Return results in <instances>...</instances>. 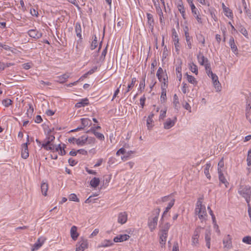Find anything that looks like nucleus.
Returning <instances> with one entry per match:
<instances>
[{
    "mask_svg": "<svg viewBox=\"0 0 251 251\" xmlns=\"http://www.w3.org/2000/svg\"><path fill=\"white\" fill-rule=\"evenodd\" d=\"M210 77L212 79L213 85L217 91H220L221 84L218 80V76L215 74H212Z\"/></svg>",
    "mask_w": 251,
    "mask_h": 251,
    "instance_id": "4468645a",
    "label": "nucleus"
},
{
    "mask_svg": "<svg viewBox=\"0 0 251 251\" xmlns=\"http://www.w3.org/2000/svg\"><path fill=\"white\" fill-rule=\"evenodd\" d=\"M199 63L200 65L204 66L206 63H208L209 61L207 58H205L202 53H200L197 56Z\"/></svg>",
    "mask_w": 251,
    "mask_h": 251,
    "instance_id": "4be33fe9",
    "label": "nucleus"
},
{
    "mask_svg": "<svg viewBox=\"0 0 251 251\" xmlns=\"http://www.w3.org/2000/svg\"><path fill=\"white\" fill-rule=\"evenodd\" d=\"M95 136L100 140L103 141L104 140V136L103 134L97 132L95 133Z\"/></svg>",
    "mask_w": 251,
    "mask_h": 251,
    "instance_id": "5fc2aeb1",
    "label": "nucleus"
},
{
    "mask_svg": "<svg viewBox=\"0 0 251 251\" xmlns=\"http://www.w3.org/2000/svg\"><path fill=\"white\" fill-rule=\"evenodd\" d=\"M154 116V114L153 113H151L148 117L147 120V126L148 129L150 130L153 126L152 123H153V117Z\"/></svg>",
    "mask_w": 251,
    "mask_h": 251,
    "instance_id": "7c9ffc66",
    "label": "nucleus"
},
{
    "mask_svg": "<svg viewBox=\"0 0 251 251\" xmlns=\"http://www.w3.org/2000/svg\"><path fill=\"white\" fill-rule=\"evenodd\" d=\"M219 175V179L221 182L224 184L226 187L228 185V182L226 180V178L224 176L223 171H219V173H218Z\"/></svg>",
    "mask_w": 251,
    "mask_h": 251,
    "instance_id": "72a5a7b5",
    "label": "nucleus"
},
{
    "mask_svg": "<svg viewBox=\"0 0 251 251\" xmlns=\"http://www.w3.org/2000/svg\"><path fill=\"white\" fill-rule=\"evenodd\" d=\"M127 219V214L126 212H121L118 217V222L121 224L126 223Z\"/></svg>",
    "mask_w": 251,
    "mask_h": 251,
    "instance_id": "2eb2a0df",
    "label": "nucleus"
},
{
    "mask_svg": "<svg viewBox=\"0 0 251 251\" xmlns=\"http://www.w3.org/2000/svg\"><path fill=\"white\" fill-rule=\"evenodd\" d=\"M211 234V231L208 229H206L204 239L206 242V246L208 249L210 248Z\"/></svg>",
    "mask_w": 251,
    "mask_h": 251,
    "instance_id": "6ab92c4d",
    "label": "nucleus"
},
{
    "mask_svg": "<svg viewBox=\"0 0 251 251\" xmlns=\"http://www.w3.org/2000/svg\"><path fill=\"white\" fill-rule=\"evenodd\" d=\"M211 167V164L210 163H207L204 167V173L206 176V177L210 179L211 178V176L209 173V169Z\"/></svg>",
    "mask_w": 251,
    "mask_h": 251,
    "instance_id": "e433bc0d",
    "label": "nucleus"
},
{
    "mask_svg": "<svg viewBox=\"0 0 251 251\" xmlns=\"http://www.w3.org/2000/svg\"><path fill=\"white\" fill-rule=\"evenodd\" d=\"M46 151H52L53 152L54 151L55 145L51 144L50 145L46 146V148H43Z\"/></svg>",
    "mask_w": 251,
    "mask_h": 251,
    "instance_id": "13d9d810",
    "label": "nucleus"
},
{
    "mask_svg": "<svg viewBox=\"0 0 251 251\" xmlns=\"http://www.w3.org/2000/svg\"><path fill=\"white\" fill-rule=\"evenodd\" d=\"M166 109H165V110H161L160 114L159 116V120L161 119L163 120L166 117Z\"/></svg>",
    "mask_w": 251,
    "mask_h": 251,
    "instance_id": "680f3d73",
    "label": "nucleus"
},
{
    "mask_svg": "<svg viewBox=\"0 0 251 251\" xmlns=\"http://www.w3.org/2000/svg\"><path fill=\"white\" fill-rule=\"evenodd\" d=\"M69 77L70 75L68 73L64 74L62 75L57 76L56 81L60 83H63L66 82Z\"/></svg>",
    "mask_w": 251,
    "mask_h": 251,
    "instance_id": "a878e982",
    "label": "nucleus"
},
{
    "mask_svg": "<svg viewBox=\"0 0 251 251\" xmlns=\"http://www.w3.org/2000/svg\"><path fill=\"white\" fill-rule=\"evenodd\" d=\"M239 194L244 198L247 204L250 203L251 196V187L249 185H241L238 189Z\"/></svg>",
    "mask_w": 251,
    "mask_h": 251,
    "instance_id": "f03ea898",
    "label": "nucleus"
},
{
    "mask_svg": "<svg viewBox=\"0 0 251 251\" xmlns=\"http://www.w3.org/2000/svg\"><path fill=\"white\" fill-rule=\"evenodd\" d=\"M125 152H126V150L124 148H122L120 149L119 150H118V151L116 152V155L119 156V155H120V154H123Z\"/></svg>",
    "mask_w": 251,
    "mask_h": 251,
    "instance_id": "774afa93",
    "label": "nucleus"
},
{
    "mask_svg": "<svg viewBox=\"0 0 251 251\" xmlns=\"http://www.w3.org/2000/svg\"><path fill=\"white\" fill-rule=\"evenodd\" d=\"M177 8L183 18L185 19V9L181 0H180V2L178 3Z\"/></svg>",
    "mask_w": 251,
    "mask_h": 251,
    "instance_id": "473e14b6",
    "label": "nucleus"
},
{
    "mask_svg": "<svg viewBox=\"0 0 251 251\" xmlns=\"http://www.w3.org/2000/svg\"><path fill=\"white\" fill-rule=\"evenodd\" d=\"M177 118L176 117H175L173 119H171L170 118H168L167 119L166 121L164 123V128L166 129H169L174 126L176 122Z\"/></svg>",
    "mask_w": 251,
    "mask_h": 251,
    "instance_id": "6e6552de",
    "label": "nucleus"
},
{
    "mask_svg": "<svg viewBox=\"0 0 251 251\" xmlns=\"http://www.w3.org/2000/svg\"><path fill=\"white\" fill-rule=\"evenodd\" d=\"M146 100V98L145 96H143L140 99V103L142 108H143L145 105V102Z\"/></svg>",
    "mask_w": 251,
    "mask_h": 251,
    "instance_id": "0e129e2a",
    "label": "nucleus"
},
{
    "mask_svg": "<svg viewBox=\"0 0 251 251\" xmlns=\"http://www.w3.org/2000/svg\"><path fill=\"white\" fill-rule=\"evenodd\" d=\"M44 242V239H43L42 238H39L38 239L37 242L33 245L31 251L38 250L42 246Z\"/></svg>",
    "mask_w": 251,
    "mask_h": 251,
    "instance_id": "bb28decb",
    "label": "nucleus"
},
{
    "mask_svg": "<svg viewBox=\"0 0 251 251\" xmlns=\"http://www.w3.org/2000/svg\"><path fill=\"white\" fill-rule=\"evenodd\" d=\"M173 104H174L175 108L178 110L179 108V102L178 98L177 96L176 95V94H175L174 96Z\"/></svg>",
    "mask_w": 251,
    "mask_h": 251,
    "instance_id": "37998d69",
    "label": "nucleus"
},
{
    "mask_svg": "<svg viewBox=\"0 0 251 251\" xmlns=\"http://www.w3.org/2000/svg\"><path fill=\"white\" fill-rule=\"evenodd\" d=\"M29 140V136H27V142L22 145V149L21 151L22 157L24 159H26L29 156V153L28 150V142Z\"/></svg>",
    "mask_w": 251,
    "mask_h": 251,
    "instance_id": "423d86ee",
    "label": "nucleus"
},
{
    "mask_svg": "<svg viewBox=\"0 0 251 251\" xmlns=\"http://www.w3.org/2000/svg\"><path fill=\"white\" fill-rule=\"evenodd\" d=\"M41 189L42 194L44 196H46L48 190V184L46 183H42L41 185Z\"/></svg>",
    "mask_w": 251,
    "mask_h": 251,
    "instance_id": "79ce46f5",
    "label": "nucleus"
},
{
    "mask_svg": "<svg viewBox=\"0 0 251 251\" xmlns=\"http://www.w3.org/2000/svg\"><path fill=\"white\" fill-rule=\"evenodd\" d=\"M147 17L148 19V25L149 26V28L151 29V32H153L154 29V19L153 17V15L151 13H147Z\"/></svg>",
    "mask_w": 251,
    "mask_h": 251,
    "instance_id": "ddd939ff",
    "label": "nucleus"
},
{
    "mask_svg": "<svg viewBox=\"0 0 251 251\" xmlns=\"http://www.w3.org/2000/svg\"><path fill=\"white\" fill-rule=\"evenodd\" d=\"M93 39L91 45V49L92 50H94L98 46L97 38L96 35L93 37Z\"/></svg>",
    "mask_w": 251,
    "mask_h": 251,
    "instance_id": "a18cd8bd",
    "label": "nucleus"
},
{
    "mask_svg": "<svg viewBox=\"0 0 251 251\" xmlns=\"http://www.w3.org/2000/svg\"><path fill=\"white\" fill-rule=\"evenodd\" d=\"M154 6L156 7V12H157V13L158 14L159 17L160 23L161 25H164L165 24V21L164 20V16H163V14L162 9H161V7L159 5L156 4L155 2H154Z\"/></svg>",
    "mask_w": 251,
    "mask_h": 251,
    "instance_id": "f8f14e48",
    "label": "nucleus"
},
{
    "mask_svg": "<svg viewBox=\"0 0 251 251\" xmlns=\"http://www.w3.org/2000/svg\"><path fill=\"white\" fill-rule=\"evenodd\" d=\"M186 29H187V30H185V36L186 38V44L188 49H191L192 48V37L189 35L188 27L187 26H186Z\"/></svg>",
    "mask_w": 251,
    "mask_h": 251,
    "instance_id": "f3484780",
    "label": "nucleus"
},
{
    "mask_svg": "<svg viewBox=\"0 0 251 251\" xmlns=\"http://www.w3.org/2000/svg\"><path fill=\"white\" fill-rule=\"evenodd\" d=\"M164 72L162 68L159 67L157 71L156 75L160 81H162V75H163Z\"/></svg>",
    "mask_w": 251,
    "mask_h": 251,
    "instance_id": "de8ad7c7",
    "label": "nucleus"
},
{
    "mask_svg": "<svg viewBox=\"0 0 251 251\" xmlns=\"http://www.w3.org/2000/svg\"><path fill=\"white\" fill-rule=\"evenodd\" d=\"M100 180L99 178L94 177L90 182V185L91 187L96 188L100 184Z\"/></svg>",
    "mask_w": 251,
    "mask_h": 251,
    "instance_id": "4c0bfd02",
    "label": "nucleus"
},
{
    "mask_svg": "<svg viewBox=\"0 0 251 251\" xmlns=\"http://www.w3.org/2000/svg\"><path fill=\"white\" fill-rule=\"evenodd\" d=\"M114 243L112 240L105 239L102 241L100 244L98 245V248H100L108 247L111 246Z\"/></svg>",
    "mask_w": 251,
    "mask_h": 251,
    "instance_id": "412c9836",
    "label": "nucleus"
},
{
    "mask_svg": "<svg viewBox=\"0 0 251 251\" xmlns=\"http://www.w3.org/2000/svg\"><path fill=\"white\" fill-rule=\"evenodd\" d=\"M129 236L127 234H120L114 237L113 241L115 242H122L127 240Z\"/></svg>",
    "mask_w": 251,
    "mask_h": 251,
    "instance_id": "dca6fc26",
    "label": "nucleus"
},
{
    "mask_svg": "<svg viewBox=\"0 0 251 251\" xmlns=\"http://www.w3.org/2000/svg\"><path fill=\"white\" fill-rule=\"evenodd\" d=\"M88 245L87 240L82 239L81 241L77 244L76 246H78L82 249V250H84L88 248Z\"/></svg>",
    "mask_w": 251,
    "mask_h": 251,
    "instance_id": "c9c22d12",
    "label": "nucleus"
},
{
    "mask_svg": "<svg viewBox=\"0 0 251 251\" xmlns=\"http://www.w3.org/2000/svg\"><path fill=\"white\" fill-rule=\"evenodd\" d=\"M55 139V137L53 135H49L44 140V143L42 144V148H46V146L51 144Z\"/></svg>",
    "mask_w": 251,
    "mask_h": 251,
    "instance_id": "a211bd4d",
    "label": "nucleus"
},
{
    "mask_svg": "<svg viewBox=\"0 0 251 251\" xmlns=\"http://www.w3.org/2000/svg\"><path fill=\"white\" fill-rule=\"evenodd\" d=\"M223 244L225 247L229 248L231 246V241L229 235H227L226 238L223 240Z\"/></svg>",
    "mask_w": 251,
    "mask_h": 251,
    "instance_id": "f704fd0d",
    "label": "nucleus"
},
{
    "mask_svg": "<svg viewBox=\"0 0 251 251\" xmlns=\"http://www.w3.org/2000/svg\"><path fill=\"white\" fill-rule=\"evenodd\" d=\"M195 214L198 216L201 223L206 221L207 214L205 206L202 204L201 199H199L197 202L195 209Z\"/></svg>",
    "mask_w": 251,
    "mask_h": 251,
    "instance_id": "f257e3e1",
    "label": "nucleus"
},
{
    "mask_svg": "<svg viewBox=\"0 0 251 251\" xmlns=\"http://www.w3.org/2000/svg\"><path fill=\"white\" fill-rule=\"evenodd\" d=\"M192 13H193L194 16L197 19L198 22L199 23L201 24L202 23V20L201 18L199 16L200 12L195 6L194 4H191L190 5Z\"/></svg>",
    "mask_w": 251,
    "mask_h": 251,
    "instance_id": "1a4fd4ad",
    "label": "nucleus"
},
{
    "mask_svg": "<svg viewBox=\"0 0 251 251\" xmlns=\"http://www.w3.org/2000/svg\"><path fill=\"white\" fill-rule=\"evenodd\" d=\"M202 229H203V228L201 226H198L196 228L192 237V246H196L199 244V238Z\"/></svg>",
    "mask_w": 251,
    "mask_h": 251,
    "instance_id": "20e7f679",
    "label": "nucleus"
},
{
    "mask_svg": "<svg viewBox=\"0 0 251 251\" xmlns=\"http://www.w3.org/2000/svg\"><path fill=\"white\" fill-rule=\"evenodd\" d=\"M2 103L4 106L7 107L12 104V101L10 99H6L2 100Z\"/></svg>",
    "mask_w": 251,
    "mask_h": 251,
    "instance_id": "09e8293b",
    "label": "nucleus"
},
{
    "mask_svg": "<svg viewBox=\"0 0 251 251\" xmlns=\"http://www.w3.org/2000/svg\"><path fill=\"white\" fill-rule=\"evenodd\" d=\"M187 79L189 82L193 84L194 85L196 86L197 85L198 81L193 76L187 74Z\"/></svg>",
    "mask_w": 251,
    "mask_h": 251,
    "instance_id": "a19ab883",
    "label": "nucleus"
},
{
    "mask_svg": "<svg viewBox=\"0 0 251 251\" xmlns=\"http://www.w3.org/2000/svg\"><path fill=\"white\" fill-rule=\"evenodd\" d=\"M145 79H146V75L144 76V78H143V80L142 81L140 82V84H139V89L142 90V89H144L145 88Z\"/></svg>",
    "mask_w": 251,
    "mask_h": 251,
    "instance_id": "bf43d9fd",
    "label": "nucleus"
},
{
    "mask_svg": "<svg viewBox=\"0 0 251 251\" xmlns=\"http://www.w3.org/2000/svg\"><path fill=\"white\" fill-rule=\"evenodd\" d=\"M170 226L171 225L169 223L166 222L164 223V220L162 221V222L160 221V224L159 225L160 228V232L168 234Z\"/></svg>",
    "mask_w": 251,
    "mask_h": 251,
    "instance_id": "9b49d317",
    "label": "nucleus"
},
{
    "mask_svg": "<svg viewBox=\"0 0 251 251\" xmlns=\"http://www.w3.org/2000/svg\"><path fill=\"white\" fill-rule=\"evenodd\" d=\"M167 86V84L165 82H164V84H162L161 88H162V92L161 95L160 97V100L162 102H164L167 99L166 98V87Z\"/></svg>",
    "mask_w": 251,
    "mask_h": 251,
    "instance_id": "393cba45",
    "label": "nucleus"
},
{
    "mask_svg": "<svg viewBox=\"0 0 251 251\" xmlns=\"http://www.w3.org/2000/svg\"><path fill=\"white\" fill-rule=\"evenodd\" d=\"M69 200L71 201H79V199L75 194H70L69 196Z\"/></svg>",
    "mask_w": 251,
    "mask_h": 251,
    "instance_id": "3c124183",
    "label": "nucleus"
},
{
    "mask_svg": "<svg viewBox=\"0 0 251 251\" xmlns=\"http://www.w3.org/2000/svg\"><path fill=\"white\" fill-rule=\"evenodd\" d=\"M246 117L248 119L250 116V110L251 109V93H249L246 96Z\"/></svg>",
    "mask_w": 251,
    "mask_h": 251,
    "instance_id": "39448f33",
    "label": "nucleus"
},
{
    "mask_svg": "<svg viewBox=\"0 0 251 251\" xmlns=\"http://www.w3.org/2000/svg\"><path fill=\"white\" fill-rule=\"evenodd\" d=\"M172 200H175L174 197V193H172L168 196L162 197L161 199L158 200V202L157 203L160 202H164L167 201H169V202L170 201H171Z\"/></svg>",
    "mask_w": 251,
    "mask_h": 251,
    "instance_id": "aec40b11",
    "label": "nucleus"
},
{
    "mask_svg": "<svg viewBox=\"0 0 251 251\" xmlns=\"http://www.w3.org/2000/svg\"><path fill=\"white\" fill-rule=\"evenodd\" d=\"M65 148V145L63 144V146L61 147V148H60V149L59 151V154L60 155H64L66 154V152L64 149Z\"/></svg>",
    "mask_w": 251,
    "mask_h": 251,
    "instance_id": "052dcab7",
    "label": "nucleus"
},
{
    "mask_svg": "<svg viewBox=\"0 0 251 251\" xmlns=\"http://www.w3.org/2000/svg\"><path fill=\"white\" fill-rule=\"evenodd\" d=\"M224 166V162L223 158L219 162L218 164V173H219V171H223V168Z\"/></svg>",
    "mask_w": 251,
    "mask_h": 251,
    "instance_id": "603ef678",
    "label": "nucleus"
},
{
    "mask_svg": "<svg viewBox=\"0 0 251 251\" xmlns=\"http://www.w3.org/2000/svg\"><path fill=\"white\" fill-rule=\"evenodd\" d=\"M173 39L174 42L175 49L176 51H179L180 45L179 43V39L175 29L173 30Z\"/></svg>",
    "mask_w": 251,
    "mask_h": 251,
    "instance_id": "9d476101",
    "label": "nucleus"
},
{
    "mask_svg": "<svg viewBox=\"0 0 251 251\" xmlns=\"http://www.w3.org/2000/svg\"><path fill=\"white\" fill-rule=\"evenodd\" d=\"M87 142H88V144H94L96 142V139L94 137H88Z\"/></svg>",
    "mask_w": 251,
    "mask_h": 251,
    "instance_id": "338daca9",
    "label": "nucleus"
},
{
    "mask_svg": "<svg viewBox=\"0 0 251 251\" xmlns=\"http://www.w3.org/2000/svg\"><path fill=\"white\" fill-rule=\"evenodd\" d=\"M81 124L83 127L90 126L92 124L91 121L88 118H82L81 119Z\"/></svg>",
    "mask_w": 251,
    "mask_h": 251,
    "instance_id": "58836bf2",
    "label": "nucleus"
},
{
    "mask_svg": "<svg viewBox=\"0 0 251 251\" xmlns=\"http://www.w3.org/2000/svg\"><path fill=\"white\" fill-rule=\"evenodd\" d=\"M68 162L70 165L72 166H74L77 164V161L72 158L69 159Z\"/></svg>",
    "mask_w": 251,
    "mask_h": 251,
    "instance_id": "69168bd1",
    "label": "nucleus"
},
{
    "mask_svg": "<svg viewBox=\"0 0 251 251\" xmlns=\"http://www.w3.org/2000/svg\"><path fill=\"white\" fill-rule=\"evenodd\" d=\"M159 242L161 245V247H163L165 245L166 242V239L168 236V234L166 233H159Z\"/></svg>",
    "mask_w": 251,
    "mask_h": 251,
    "instance_id": "cd10ccee",
    "label": "nucleus"
},
{
    "mask_svg": "<svg viewBox=\"0 0 251 251\" xmlns=\"http://www.w3.org/2000/svg\"><path fill=\"white\" fill-rule=\"evenodd\" d=\"M70 234L72 238L75 241L78 237L79 234L77 232V227L75 226H73L70 230Z\"/></svg>",
    "mask_w": 251,
    "mask_h": 251,
    "instance_id": "5701e85b",
    "label": "nucleus"
},
{
    "mask_svg": "<svg viewBox=\"0 0 251 251\" xmlns=\"http://www.w3.org/2000/svg\"><path fill=\"white\" fill-rule=\"evenodd\" d=\"M136 81V79L135 77H133L132 78L131 83L129 84L127 86V89L126 91V93L129 92L130 90L134 87Z\"/></svg>",
    "mask_w": 251,
    "mask_h": 251,
    "instance_id": "49530a36",
    "label": "nucleus"
},
{
    "mask_svg": "<svg viewBox=\"0 0 251 251\" xmlns=\"http://www.w3.org/2000/svg\"><path fill=\"white\" fill-rule=\"evenodd\" d=\"M88 139V136H82L76 140V144L78 146H82L85 144Z\"/></svg>",
    "mask_w": 251,
    "mask_h": 251,
    "instance_id": "c85d7f7f",
    "label": "nucleus"
},
{
    "mask_svg": "<svg viewBox=\"0 0 251 251\" xmlns=\"http://www.w3.org/2000/svg\"><path fill=\"white\" fill-rule=\"evenodd\" d=\"M160 211V208L155 209L152 211L153 216L149 218L148 226L151 231L156 227Z\"/></svg>",
    "mask_w": 251,
    "mask_h": 251,
    "instance_id": "7ed1b4c3",
    "label": "nucleus"
},
{
    "mask_svg": "<svg viewBox=\"0 0 251 251\" xmlns=\"http://www.w3.org/2000/svg\"><path fill=\"white\" fill-rule=\"evenodd\" d=\"M242 242L248 245H251V236H246L243 238Z\"/></svg>",
    "mask_w": 251,
    "mask_h": 251,
    "instance_id": "8fccbe9b",
    "label": "nucleus"
},
{
    "mask_svg": "<svg viewBox=\"0 0 251 251\" xmlns=\"http://www.w3.org/2000/svg\"><path fill=\"white\" fill-rule=\"evenodd\" d=\"M239 31L245 37H247L248 33L246 29L242 26H240Z\"/></svg>",
    "mask_w": 251,
    "mask_h": 251,
    "instance_id": "6e6d98bb",
    "label": "nucleus"
},
{
    "mask_svg": "<svg viewBox=\"0 0 251 251\" xmlns=\"http://www.w3.org/2000/svg\"><path fill=\"white\" fill-rule=\"evenodd\" d=\"M89 104V100L87 98H84L81 99L79 101L77 102L75 105V107L76 108H80L82 107H84Z\"/></svg>",
    "mask_w": 251,
    "mask_h": 251,
    "instance_id": "b1692460",
    "label": "nucleus"
},
{
    "mask_svg": "<svg viewBox=\"0 0 251 251\" xmlns=\"http://www.w3.org/2000/svg\"><path fill=\"white\" fill-rule=\"evenodd\" d=\"M29 108L27 110L26 114L28 117H31V116L34 111V108L31 103H28Z\"/></svg>",
    "mask_w": 251,
    "mask_h": 251,
    "instance_id": "c03bdc74",
    "label": "nucleus"
},
{
    "mask_svg": "<svg viewBox=\"0 0 251 251\" xmlns=\"http://www.w3.org/2000/svg\"><path fill=\"white\" fill-rule=\"evenodd\" d=\"M182 92L184 93V94H186L188 91H187V89H188V86L187 85L186 83H185L184 82H183L182 83Z\"/></svg>",
    "mask_w": 251,
    "mask_h": 251,
    "instance_id": "e2e57ef3",
    "label": "nucleus"
},
{
    "mask_svg": "<svg viewBox=\"0 0 251 251\" xmlns=\"http://www.w3.org/2000/svg\"><path fill=\"white\" fill-rule=\"evenodd\" d=\"M190 69L193 73H194L196 75L198 74V67H197V65H196L195 64L193 63L192 64V65H191Z\"/></svg>",
    "mask_w": 251,
    "mask_h": 251,
    "instance_id": "864d4df0",
    "label": "nucleus"
},
{
    "mask_svg": "<svg viewBox=\"0 0 251 251\" xmlns=\"http://www.w3.org/2000/svg\"><path fill=\"white\" fill-rule=\"evenodd\" d=\"M27 33L30 37L35 39H38L42 36V33L36 29H30L28 31Z\"/></svg>",
    "mask_w": 251,
    "mask_h": 251,
    "instance_id": "0eeeda50",
    "label": "nucleus"
},
{
    "mask_svg": "<svg viewBox=\"0 0 251 251\" xmlns=\"http://www.w3.org/2000/svg\"><path fill=\"white\" fill-rule=\"evenodd\" d=\"M247 165L248 166H251V151H248V155L247 158Z\"/></svg>",
    "mask_w": 251,
    "mask_h": 251,
    "instance_id": "4d7b16f0",
    "label": "nucleus"
},
{
    "mask_svg": "<svg viewBox=\"0 0 251 251\" xmlns=\"http://www.w3.org/2000/svg\"><path fill=\"white\" fill-rule=\"evenodd\" d=\"M229 44L232 51L235 54H237L238 51L237 47L235 44L234 39L232 37H231L229 39Z\"/></svg>",
    "mask_w": 251,
    "mask_h": 251,
    "instance_id": "c756f323",
    "label": "nucleus"
},
{
    "mask_svg": "<svg viewBox=\"0 0 251 251\" xmlns=\"http://www.w3.org/2000/svg\"><path fill=\"white\" fill-rule=\"evenodd\" d=\"M75 31L76 33V35L77 37L79 38V39H82V35H81V25L79 23H76L75 25Z\"/></svg>",
    "mask_w": 251,
    "mask_h": 251,
    "instance_id": "2f4dec72",
    "label": "nucleus"
},
{
    "mask_svg": "<svg viewBox=\"0 0 251 251\" xmlns=\"http://www.w3.org/2000/svg\"><path fill=\"white\" fill-rule=\"evenodd\" d=\"M225 15L229 18L232 19L233 15L232 13V10L229 9L228 7L224 8V10L223 11Z\"/></svg>",
    "mask_w": 251,
    "mask_h": 251,
    "instance_id": "ea45409f",
    "label": "nucleus"
}]
</instances>
